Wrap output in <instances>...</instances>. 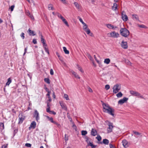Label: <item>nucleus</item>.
<instances>
[{"label":"nucleus","instance_id":"1","mask_svg":"<svg viewBox=\"0 0 148 148\" xmlns=\"http://www.w3.org/2000/svg\"><path fill=\"white\" fill-rule=\"evenodd\" d=\"M103 108V111L106 112L112 116H114V109L112 108L108 104L103 103L102 104Z\"/></svg>","mask_w":148,"mask_h":148},{"label":"nucleus","instance_id":"2","mask_svg":"<svg viewBox=\"0 0 148 148\" xmlns=\"http://www.w3.org/2000/svg\"><path fill=\"white\" fill-rule=\"evenodd\" d=\"M120 31L121 34L125 37H128L130 35L129 31L125 28H121Z\"/></svg>","mask_w":148,"mask_h":148},{"label":"nucleus","instance_id":"3","mask_svg":"<svg viewBox=\"0 0 148 148\" xmlns=\"http://www.w3.org/2000/svg\"><path fill=\"white\" fill-rule=\"evenodd\" d=\"M108 126L107 128V133H110L112 132L113 129L114 127L113 124L112 123L108 121Z\"/></svg>","mask_w":148,"mask_h":148},{"label":"nucleus","instance_id":"4","mask_svg":"<svg viewBox=\"0 0 148 148\" xmlns=\"http://www.w3.org/2000/svg\"><path fill=\"white\" fill-rule=\"evenodd\" d=\"M121 88V85L117 84L114 85L112 89L113 93L116 94L117 93Z\"/></svg>","mask_w":148,"mask_h":148},{"label":"nucleus","instance_id":"5","mask_svg":"<svg viewBox=\"0 0 148 148\" xmlns=\"http://www.w3.org/2000/svg\"><path fill=\"white\" fill-rule=\"evenodd\" d=\"M108 36L109 37L117 38L119 36V34L118 33L114 31L112 32L108 33Z\"/></svg>","mask_w":148,"mask_h":148},{"label":"nucleus","instance_id":"6","mask_svg":"<svg viewBox=\"0 0 148 148\" xmlns=\"http://www.w3.org/2000/svg\"><path fill=\"white\" fill-rule=\"evenodd\" d=\"M58 16L60 18L62 21L65 23V24L68 27H69V25L68 24V22L62 16V15L58 13Z\"/></svg>","mask_w":148,"mask_h":148},{"label":"nucleus","instance_id":"7","mask_svg":"<svg viewBox=\"0 0 148 148\" xmlns=\"http://www.w3.org/2000/svg\"><path fill=\"white\" fill-rule=\"evenodd\" d=\"M83 29L88 34H89L90 33V30L88 28V25L86 24H83Z\"/></svg>","mask_w":148,"mask_h":148},{"label":"nucleus","instance_id":"8","mask_svg":"<svg viewBox=\"0 0 148 148\" xmlns=\"http://www.w3.org/2000/svg\"><path fill=\"white\" fill-rule=\"evenodd\" d=\"M59 103L60 105V106L61 107L62 109H63L64 110L66 111L67 110V109L66 104H65V103H64L63 101H60Z\"/></svg>","mask_w":148,"mask_h":148},{"label":"nucleus","instance_id":"9","mask_svg":"<svg viewBox=\"0 0 148 148\" xmlns=\"http://www.w3.org/2000/svg\"><path fill=\"white\" fill-rule=\"evenodd\" d=\"M128 99V98L124 97L123 99L120 100L118 102V103L119 104L121 105L122 104L126 102Z\"/></svg>","mask_w":148,"mask_h":148},{"label":"nucleus","instance_id":"10","mask_svg":"<svg viewBox=\"0 0 148 148\" xmlns=\"http://www.w3.org/2000/svg\"><path fill=\"white\" fill-rule=\"evenodd\" d=\"M121 47L125 49H127L128 47L127 42H126L122 41L121 44Z\"/></svg>","mask_w":148,"mask_h":148},{"label":"nucleus","instance_id":"11","mask_svg":"<svg viewBox=\"0 0 148 148\" xmlns=\"http://www.w3.org/2000/svg\"><path fill=\"white\" fill-rule=\"evenodd\" d=\"M133 132L134 134V137L136 138L141 137L142 136V134L138 132L133 131Z\"/></svg>","mask_w":148,"mask_h":148},{"label":"nucleus","instance_id":"12","mask_svg":"<svg viewBox=\"0 0 148 148\" xmlns=\"http://www.w3.org/2000/svg\"><path fill=\"white\" fill-rule=\"evenodd\" d=\"M130 94L134 96L138 97L140 95V93L138 92L133 90L130 91Z\"/></svg>","mask_w":148,"mask_h":148},{"label":"nucleus","instance_id":"13","mask_svg":"<svg viewBox=\"0 0 148 148\" xmlns=\"http://www.w3.org/2000/svg\"><path fill=\"white\" fill-rule=\"evenodd\" d=\"M39 114L38 112L36 110H35L34 111V117L36 118V119L38 121L40 119L39 116Z\"/></svg>","mask_w":148,"mask_h":148},{"label":"nucleus","instance_id":"14","mask_svg":"<svg viewBox=\"0 0 148 148\" xmlns=\"http://www.w3.org/2000/svg\"><path fill=\"white\" fill-rule=\"evenodd\" d=\"M97 134V132L95 129L92 128L91 131V135L93 136H95Z\"/></svg>","mask_w":148,"mask_h":148},{"label":"nucleus","instance_id":"15","mask_svg":"<svg viewBox=\"0 0 148 148\" xmlns=\"http://www.w3.org/2000/svg\"><path fill=\"white\" fill-rule=\"evenodd\" d=\"M122 143L123 146L125 148L129 146L128 142L126 140H123L122 141Z\"/></svg>","mask_w":148,"mask_h":148},{"label":"nucleus","instance_id":"16","mask_svg":"<svg viewBox=\"0 0 148 148\" xmlns=\"http://www.w3.org/2000/svg\"><path fill=\"white\" fill-rule=\"evenodd\" d=\"M109 142V141L108 139H105L103 140V142H100L99 143H98L101 144H102L103 143L105 145H107L108 144Z\"/></svg>","mask_w":148,"mask_h":148},{"label":"nucleus","instance_id":"17","mask_svg":"<svg viewBox=\"0 0 148 148\" xmlns=\"http://www.w3.org/2000/svg\"><path fill=\"white\" fill-rule=\"evenodd\" d=\"M27 32L30 36H34L36 35V34L35 33L34 31L32 30L29 28L28 29Z\"/></svg>","mask_w":148,"mask_h":148},{"label":"nucleus","instance_id":"18","mask_svg":"<svg viewBox=\"0 0 148 148\" xmlns=\"http://www.w3.org/2000/svg\"><path fill=\"white\" fill-rule=\"evenodd\" d=\"M46 111L47 112L49 113L50 114H53V115H55L56 114V112L53 111H50V109H49V108H47L46 109Z\"/></svg>","mask_w":148,"mask_h":148},{"label":"nucleus","instance_id":"19","mask_svg":"<svg viewBox=\"0 0 148 148\" xmlns=\"http://www.w3.org/2000/svg\"><path fill=\"white\" fill-rule=\"evenodd\" d=\"M122 18L123 20L125 21H126L128 20V18L127 15H124L123 16H122Z\"/></svg>","mask_w":148,"mask_h":148},{"label":"nucleus","instance_id":"20","mask_svg":"<svg viewBox=\"0 0 148 148\" xmlns=\"http://www.w3.org/2000/svg\"><path fill=\"white\" fill-rule=\"evenodd\" d=\"M46 117L47 118V119H48V120L50 121L51 122L53 123L55 121H53V119L52 117H49L48 116H46Z\"/></svg>","mask_w":148,"mask_h":148},{"label":"nucleus","instance_id":"21","mask_svg":"<svg viewBox=\"0 0 148 148\" xmlns=\"http://www.w3.org/2000/svg\"><path fill=\"white\" fill-rule=\"evenodd\" d=\"M118 5L117 3H114L113 4V6L112 7V9L114 10H116L117 9Z\"/></svg>","mask_w":148,"mask_h":148},{"label":"nucleus","instance_id":"22","mask_svg":"<svg viewBox=\"0 0 148 148\" xmlns=\"http://www.w3.org/2000/svg\"><path fill=\"white\" fill-rule=\"evenodd\" d=\"M74 4L77 8L78 10H80V9L81 6L79 5L77 3L75 2Z\"/></svg>","mask_w":148,"mask_h":148},{"label":"nucleus","instance_id":"23","mask_svg":"<svg viewBox=\"0 0 148 148\" xmlns=\"http://www.w3.org/2000/svg\"><path fill=\"white\" fill-rule=\"evenodd\" d=\"M36 123L35 121H32L30 125L31 127H32L33 129H34L36 127Z\"/></svg>","mask_w":148,"mask_h":148},{"label":"nucleus","instance_id":"24","mask_svg":"<svg viewBox=\"0 0 148 148\" xmlns=\"http://www.w3.org/2000/svg\"><path fill=\"white\" fill-rule=\"evenodd\" d=\"M12 82V79L10 77L8 78V81L6 82L5 84V86H9V84L11 83Z\"/></svg>","mask_w":148,"mask_h":148},{"label":"nucleus","instance_id":"25","mask_svg":"<svg viewBox=\"0 0 148 148\" xmlns=\"http://www.w3.org/2000/svg\"><path fill=\"white\" fill-rule=\"evenodd\" d=\"M77 68L78 69V70H79L82 73H83L84 72V71L82 69V67L80 66L78 64H77Z\"/></svg>","mask_w":148,"mask_h":148},{"label":"nucleus","instance_id":"26","mask_svg":"<svg viewBox=\"0 0 148 148\" xmlns=\"http://www.w3.org/2000/svg\"><path fill=\"white\" fill-rule=\"evenodd\" d=\"M110 62V60L109 58H106L104 60V62L105 64H108Z\"/></svg>","mask_w":148,"mask_h":148},{"label":"nucleus","instance_id":"27","mask_svg":"<svg viewBox=\"0 0 148 148\" xmlns=\"http://www.w3.org/2000/svg\"><path fill=\"white\" fill-rule=\"evenodd\" d=\"M48 8L49 10H54V8L53 7V5L51 4H50L48 5Z\"/></svg>","mask_w":148,"mask_h":148},{"label":"nucleus","instance_id":"28","mask_svg":"<svg viewBox=\"0 0 148 148\" xmlns=\"http://www.w3.org/2000/svg\"><path fill=\"white\" fill-rule=\"evenodd\" d=\"M106 25L107 26V27L109 29H113L114 28V26L112 25L108 24Z\"/></svg>","mask_w":148,"mask_h":148},{"label":"nucleus","instance_id":"29","mask_svg":"<svg viewBox=\"0 0 148 148\" xmlns=\"http://www.w3.org/2000/svg\"><path fill=\"white\" fill-rule=\"evenodd\" d=\"M72 74L75 76L76 78L80 79V77L74 71L72 72Z\"/></svg>","mask_w":148,"mask_h":148},{"label":"nucleus","instance_id":"30","mask_svg":"<svg viewBox=\"0 0 148 148\" xmlns=\"http://www.w3.org/2000/svg\"><path fill=\"white\" fill-rule=\"evenodd\" d=\"M132 18L133 19L138 20V16L136 14H133Z\"/></svg>","mask_w":148,"mask_h":148},{"label":"nucleus","instance_id":"31","mask_svg":"<svg viewBox=\"0 0 148 148\" xmlns=\"http://www.w3.org/2000/svg\"><path fill=\"white\" fill-rule=\"evenodd\" d=\"M63 49L64 51L66 54H69V51L67 50L66 48L65 47H63Z\"/></svg>","mask_w":148,"mask_h":148},{"label":"nucleus","instance_id":"32","mask_svg":"<svg viewBox=\"0 0 148 148\" xmlns=\"http://www.w3.org/2000/svg\"><path fill=\"white\" fill-rule=\"evenodd\" d=\"M24 119V118H23L22 117H19L18 119V123H22Z\"/></svg>","mask_w":148,"mask_h":148},{"label":"nucleus","instance_id":"33","mask_svg":"<svg viewBox=\"0 0 148 148\" xmlns=\"http://www.w3.org/2000/svg\"><path fill=\"white\" fill-rule=\"evenodd\" d=\"M125 62L126 64L128 65L132 66V63L130 62L128 60H125Z\"/></svg>","mask_w":148,"mask_h":148},{"label":"nucleus","instance_id":"34","mask_svg":"<svg viewBox=\"0 0 148 148\" xmlns=\"http://www.w3.org/2000/svg\"><path fill=\"white\" fill-rule=\"evenodd\" d=\"M64 98H65L66 100H69L68 95L66 94H64Z\"/></svg>","mask_w":148,"mask_h":148},{"label":"nucleus","instance_id":"35","mask_svg":"<svg viewBox=\"0 0 148 148\" xmlns=\"http://www.w3.org/2000/svg\"><path fill=\"white\" fill-rule=\"evenodd\" d=\"M87 55L89 59L93 61V59L91 56L88 53H87Z\"/></svg>","mask_w":148,"mask_h":148},{"label":"nucleus","instance_id":"36","mask_svg":"<svg viewBox=\"0 0 148 148\" xmlns=\"http://www.w3.org/2000/svg\"><path fill=\"white\" fill-rule=\"evenodd\" d=\"M82 135L83 136L85 135L87 133V132L86 130H82L81 131Z\"/></svg>","mask_w":148,"mask_h":148},{"label":"nucleus","instance_id":"37","mask_svg":"<svg viewBox=\"0 0 148 148\" xmlns=\"http://www.w3.org/2000/svg\"><path fill=\"white\" fill-rule=\"evenodd\" d=\"M44 81L46 83L48 84H50V81L49 79L48 78H45L44 79Z\"/></svg>","mask_w":148,"mask_h":148},{"label":"nucleus","instance_id":"38","mask_svg":"<svg viewBox=\"0 0 148 148\" xmlns=\"http://www.w3.org/2000/svg\"><path fill=\"white\" fill-rule=\"evenodd\" d=\"M53 124L56 125L57 126V127L59 128H60L61 127V125L56 121H55Z\"/></svg>","mask_w":148,"mask_h":148},{"label":"nucleus","instance_id":"39","mask_svg":"<svg viewBox=\"0 0 148 148\" xmlns=\"http://www.w3.org/2000/svg\"><path fill=\"white\" fill-rule=\"evenodd\" d=\"M41 41L42 43L43 44V43L45 42V40L43 38V36L42 35H41Z\"/></svg>","mask_w":148,"mask_h":148},{"label":"nucleus","instance_id":"40","mask_svg":"<svg viewBox=\"0 0 148 148\" xmlns=\"http://www.w3.org/2000/svg\"><path fill=\"white\" fill-rule=\"evenodd\" d=\"M122 95L123 94L121 92H119L116 95L118 97H121L122 96Z\"/></svg>","mask_w":148,"mask_h":148},{"label":"nucleus","instance_id":"41","mask_svg":"<svg viewBox=\"0 0 148 148\" xmlns=\"http://www.w3.org/2000/svg\"><path fill=\"white\" fill-rule=\"evenodd\" d=\"M0 127L1 129H4V124L3 123H0Z\"/></svg>","mask_w":148,"mask_h":148},{"label":"nucleus","instance_id":"42","mask_svg":"<svg viewBox=\"0 0 148 148\" xmlns=\"http://www.w3.org/2000/svg\"><path fill=\"white\" fill-rule=\"evenodd\" d=\"M96 138L99 141H100L101 139V136L99 135V136H97Z\"/></svg>","mask_w":148,"mask_h":148},{"label":"nucleus","instance_id":"43","mask_svg":"<svg viewBox=\"0 0 148 148\" xmlns=\"http://www.w3.org/2000/svg\"><path fill=\"white\" fill-rule=\"evenodd\" d=\"M25 34L24 33L22 32L21 33V34L20 35V36L21 37V38H22V39H24L25 38Z\"/></svg>","mask_w":148,"mask_h":148},{"label":"nucleus","instance_id":"44","mask_svg":"<svg viewBox=\"0 0 148 148\" xmlns=\"http://www.w3.org/2000/svg\"><path fill=\"white\" fill-rule=\"evenodd\" d=\"M110 88V86L109 85L107 84L105 86V88L106 90H108Z\"/></svg>","mask_w":148,"mask_h":148},{"label":"nucleus","instance_id":"45","mask_svg":"<svg viewBox=\"0 0 148 148\" xmlns=\"http://www.w3.org/2000/svg\"><path fill=\"white\" fill-rule=\"evenodd\" d=\"M94 58H95V60L96 61V62H97V63L99 64H100V62L97 60L95 55L94 56Z\"/></svg>","mask_w":148,"mask_h":148},{"label":"nucleus","instance_id":"46","mask_svg":"<svg viewBox=\"0 0 148 148\" xmlns=\"http://www.w3.org/2000/svg\"><path fill=\"white\" fill-rule=\"evenodd\" d=\"M31 144L30 143H27L25 144V146L27 147H31Z\"/></svg>","mask_w":148,"mask_h":148},{"label":"nucleus","instance_id":"47","mask_svg":"<svg viewBox=\"0 0 148 148\" xmlns=\"http://www.w3.org/2000/svg\"><path fill=\"white\" fill-rule=\"evenodd\" d=\"M72 127L76 131L77 130V127L74 124H73L72 126Z\"/></svg>","mask_w":148,"mask_h":148},{"label":"nucleus","instance_id":"48","mask_svg":"<svg viewBox=\"0 0 148 148\" xmlns=\"http://www.w3.org/2000/svg\"><path fill=\"white\" fill-rule=\"evenodd\" d=\"M43 46L44 48L45 49V48H48L47 46V45L46 43V42L43 43Z\"/></svg>","mask_w":148,"mask_h":148},{"label":"nucleus","instance_id":"49","mask_svg":"<svg viewBox=\"0 0 148 148\" xmlns=\"http://www.w3.org/2000/svg\"><path fill=\"white\" fill-rule=\"evenodd\" d=\"M45 51L47 52L48 54H49V52L48 48H45L44 49Z\"/></svg>","mask_w":148,"mask_h":148},{"label":"nucleus","instance_id":"50","mask_svg":"<svg viewBox=\"0 0 148 148\" xmlns=\"http://www.w3.org/2000/svg\"><path fill=\"white\" fill-rule=\"evenodd\" d=\"M50 74L51 75H53L54 74V72L53 70L52 69H51L50 70Z\"/></svg>","mask_w":148,"mask_h":148},{"label":"nucleus","instance_id":"51","mask_svg":"<svg viewBox=\"0 0 148 148\" xmlns=\"http://www.w3.org/2000/svg\"><path fill=\"white\" fill-rule=\"evenodd\" d=\"M138 27L142 28H145V26L143 25H139Z\"/></svg>","mask_w":148,"mask_h":148},{"label":"nucleus","instance_id":"52","mask_svg":"<svg viewBox=\"0 0 148 148\" xmlns=\"http://www.w3.org/2000/svg\"><path fill=\"white\" fill-rule=\"evenodd\" d=\"M78 17L79 18V20L80 21L82 24H84L85 23H84V21H83L82 19L80 18L79 17Z\"/></svg>","mask_w":148,"mask_h":148},{"label":"nucleus","instance_id":"53","mask_svg":"<svg viewBox=\"0 0 148 148\" xmlns=\"http://www.w3.org/2000/svg\"><path fill=\"white\" fill-rule=\"evenodd\" d=\"M109 146L110 148H116L111 143L109 144Z\"/></svg>","mask_w":148,"mask_h":148},{"label":"nucleus","instance_id":"54","mask_svg":"<svg viewBox=\"0 0 148 148\" xmlns=\"http://www.w3.org/2000/svg\"><path fill=\"white\" fill-rule=\"evenodd\" d=\"M14 5H12L10 7V9L11 10V11H13L14 8Z\"/></svg>","mask_w":148,"mask_h":148},{"label":"nucleus","instance_id":"55","mask_svg":"<svg viewBox=\"0 0 148 148\" xmlns=\"http://www.w3.org/2000/svg\"><path fill=\"white\" fill-rule=\"evenodd\" d=\"M67 135L66 134H65V137H64V140L65 141H67L68 140V137L67 136Z\"/></svg>","mask_w":148,"mask_h":148},{"label":"nucleus","instance_id":"56","mask_svg":"<svg viewBox=\"0 0 148 148\" xmlns=\"http://www.w3.org/2000/svg\"><path fill=\"white\" fill-rule=\"evenodd\" d=\"M125 12L124 10L122 11L121 12V16H123L124 15H126Z\"/></svg>","mask_w":148,"mask_h":148},{"label":"nucleus","instance_id":"57","mask_svg":"<svg viewBox=\"0 0 148 148\" xmlns=\"http://www.w3.org/2000/svg\"><path fill=\"white\" fill-rule=\"evenodd\" d=\"M33 42L34 44H36L37 43V41L36 39H34L33 40Z\"/></svg>","mask_w":148,"mask_h":148},{"label":"nucleus","instance_id":"58","mask_svg":"<svg viewBox=\"0 0 148 148\" xmlns=\"http://www.w3.org/2000/svg\"><path fill=\"white\" fill-rule=\"evenodd\" d=\"M86 141L88 143L89 141V138L88 136H86L85 137Z\"/></svg>","mask_w":148,"mask_h":148},{"label":"nucleus","instance_id":"59","mask_svg":"<svg viewBox=\"0 0 148 148\" xmlns=\"http://www.w3.org/2000/svg\"><path fill=\"white\" fill-rule=\"evenodd\" d=\"M87 143L88 144V146H91L93 144L92 143L90 142V141L88 142Z\"/></svg>","mask_w":148,"mask_h":148},{"label":"nucleus","instance_id":"60","mask_svg":"<svg viewBox=\"0 0 148 148\" xmlns=\"http://www.w3.org/2000/svg\"><path fill=\"white\" fill-rule=\"evenodd\" d=\"M47 108H49V109H50V103L47 102Z\"/></svg>","mask_w":148,"mask_h":148},{"label":"nucleus","instance_id":"61","mask_svg":"<svg viewBox=\"0 0 148 148\" xmlns=\"http://www.w3.org/2000/svg\"><path fill=\"white\" fill-rule=\"evenodd\" d=\"M48 101H49V102H51L52 100L51 98V97L50 96L48 97Z\"/></svg>","mask_w":148,"mask_h":148},{"label":"nucleus","instance_id":"62","mask_svg":"<svg viewBox=\"0 0 148 148\" xmlns=\"http://www.w3.org/2000/svg\"><path fill=\"white\" fill-rule=\"evenodd\" d=\"M44 88L45 90L46 91L48 92L49 90V89L46 86H45Z\"/></svg>","mask_w":148,"mask_h":148},{"label":"nucleus","instance_id":"63","mask_svg":"<svg viewBox=\"0 0 148 148\" xmlns=\"http://www.w3.org/2000/svg\"><path fill=\"white\" fill-rule=\"evenodd\" d=\"M138 97L142 99H144V98L143 97V96L142 95H140H140H139V96Z\"/></svg>","mask_w":148,"mask_h":148},{"label":"nucleus","instance_id":"64","mask_svg":"<svg viewBox=\"0 0 148 148\" xmlns=\"http://www.w3.org/2000/svg\"><path fill=\"white\" fill-rule=\"evenodd\" d=\"M89 1L91 2L92 3H94L95 2V0H89Z\"/></svg>","mask_w":148,"mask_h":148}]
</instances>
